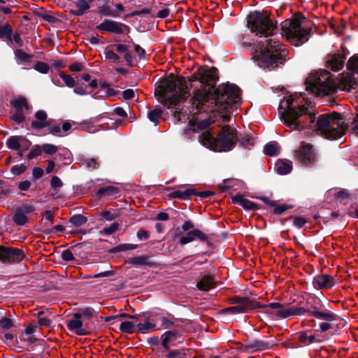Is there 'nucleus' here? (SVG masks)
<instances>
[{"mask_svg": "<svg viewBox=\"0 0 358 358\" xmlns=\"http://www.w3.org/2000/svg\"><path fill=\"white\" fill-rule=\"evenodd\" d=\"M27 168V165H25L24 164H17V165L13 166L11 168L10 171L13 175L18 176V175L22 173L23 172H24L26 171Z\"/></svg>", "mask_w": 358, "mask_h": 358, "instance_id": "50", "label": "nucleus"}, {"mask_svg": "<svg viewBox=\"0 0 358 358\" xmlns=\"http://www.w3.org/2000/svg\"><path fill=\"white\" fill-rule=\"evenodd\" d=\"M34 69L42 73H47L50 69L49 66L44 63V62H37L35 66Z\"/></svg>", "mask_w": 358, "mask_h": 358, "instance_id": "52", "label": "nucleus"}, {"mask_svg": "<svg viewBox=\"0 0 358 358\" xmlns=\"http://www.w3.org/2000/svg\"><path fill=\"white\" fill-rule=\"evenodd\" d=\"M20 137L19 136H11L9 138L7 141V145L9 148L17 150L20 148Z\"/></svg>", "mask_w": 358, "mask_h": 358, "instance_id": "38", "label": "nucleus"}, {"mask_svg": "<svg viewBox=\"0 0 358 358\" xmlns=\"http://www.w3.org/2000/svg\"><path fill=\"white\" fill-rule=\"evenodd\" d=\"M161 87L165 104L168 108L176 106L189 95L187 83L182 78H169L162 83Z\"/></svg>", "mask_w": 358, "mask_h": 358, "instance_id": "5", "label": "nucleus"}, {"mask_svg": "<svg viewBox=\"0 0 358 358\" xmlns=\"http://www.w3.org/2000/svg\"><path fill=\"white\" fill-rule=\"evenodd\" d=\"M299 157L303 164L313 162L315 159V154L313 151L312 146L308 144L303 143L299 150Z\"/></svg>", "mask_w": 358, "mask_h": 358, "instance_id": "21", "label": "nucleus"}, {"mask_svg": "<svg viewBox=\"0 0 358 358\" xmlns=\"http://www.w3.org/2000/svg\"><path fill=\"white\" fill-rule=\"evenodd\" d=\"M61 78L64 81L65 84L69 87H73L76 84L75 80L69 75H62Z\"/></svg>", "mask_w": 358, "mask_h": 358, "instance_id": "58", "label": "nucleus"}, {"mask_svg": "<svg viewBox=\"0 0 358 358\" xmlns=\"http://www.w3.org/2000/svg\"><path fill=\"white\" fill-rule=\"evenodd\" d=\"M348 69L358 72V55H355L352 57L348 62Z\"/></svg>", "mask_w": 358, "mask_h": 358, "instance_id": "44", "label": "nucleus"}, {"mask_svg": "<svg viewBox=\"0 0 358 358\" xmlns=\"http://www.w3.org/2000/svg\"><path fill=\"white\" fill-rule=\"evenodd\" d=\"M280 151V146L276 142H270L265 145L264 152L269 156H274Z\"/></svg>", "mask_w": 358, "mask_h": 358, "instance_id": "31", "label": "nucleus"}, {"mask_svg": "<svg viewBox=\"0 0 358 358\" xmlns=\"http://www.w3.org/2000/svg\"><path fill=\"white\" fill-rule=\"evenodd\" d=\"M38 323L41 326L50 327L52 324V320L43 311H39L37 313Z\"/></svg>", "mask_w": 358, "mask_h": 358, "instance_id": "35", "label": "nucleus"}, {"mask_svg": "<svg viewBox=\"0 0 358 358\" xmlns=\"http://www.w3.org/2000/svg\"><path fill=\"white\" fill-rule=\"evenodd\" d=\"M87 222H88L87 218L82 215H73L69 220L70 224H85Z\"/></svg>", "mask_w": 358, "mask_h": 358, "instance_id": "43", "label": "nucleus"}, {"mask_svg": "<svg viewBox=\"0 0 358 358\" xmlns=\"http://www.w3.org/2000/svg\"><path fill=\"white\" fill-rule=\"evenodd\" d=\"M166 358H185V353L178 350H171L166 356Z\"/></svg>", "mask_w": 358, "mask_h": 358, "instance_id": "53", "label": "nucleus"}, {"mask_svg": "<svg viewBox=\"0 0 358 358\" xmlns=\"http://www.w3.org/2000/svg\"><path fill=\"white\" fill-rule=\"evenodd\" d=\"M299 341L301 343L308 345V331L302 332L299 336Z\"/></svg>", "mask_w": 358, "mask_h": 358, "instance_id": "62", "label": "nucleus"}, {"mask_svg": "<svg viewBox=\"0 0 358 358\" xmlns=\"http://www.w3.org/2000/svg\"><path fill=\"white\" fill-rule=\"evenodd\" d=\"M137 330L142 334H148L156 330V324L145 320L143 323L137 322Z\"/></svg>", "mask_w": 358, "mask_h": 358, "instance_id": "30", "label": "nucleus"}, {"mask_svg": "<svg viewBox=\"0 0 358 358\" xmlns=\"http://www.w3.org/2000/svg\"><path fill=\"white\" fill-rule=\"evenodd\" d=\"M118 187L114 186H108L106 187L101 188L97 192V196L101 198L104 196H113L119 193Z\"/></svg>", "mask_w": 358, "mask_h": 358, "instance_id": "32", "label": "nucleus"}, {"mask_svg": "<svg viewBox=\"0 0 358 358\" xmlns=\"http://www.w3.org/2000/svg\"><path fill=\"white\" fill-rule=\"evenodd\" d=\"M194 225H182L183 231L186 232L185 235L180 237L179 242L182 245L187 244L196 239L201 241L208 240V236L201 230L193 228Z\"/></svg>", "mask_w": 358, "mask_h": 358, "instance_id": "13", "label": "nucleus"}, {"mask_svg": "<svg viewBox=\"0 0 358 358\" xmlns=\"http://www.w3.org/2000/svg\"><path fill=\"white\" fill-rule=\"evenodd\" d=\"M83 163L86 167L89 169H96L99 166L98 161L95 158H84L83 159Z\"/></svg>", "mask_w": 358, "mask_h": 358, "instance_id": "49", "label": "nucleus"}, {"mask_svg": "<svg viewBox=\"0 0 358 358\" xmlns=\"http://www.w3.org/2000/svg\"><path fill=\"white\" fill-rule=\"evenodd\" d=\"M292 169V164L287 159H278L275 164V170L280 175H286Z\"/></svg>", "mask_w": 358, "mask_h": 358, "instance_id": "23", "label": "nucleus"}, {"mask_svg": "<svg viewBox=\"0 0 358 358\" xmlns=\"http://www.w3.org/2000/svg\"><path fill=\"white\" fill-rule=\"evenodd\" d=\"M232 201L240 204L245 210H255L257 204L245 199L243 195L237 194L232 198Z\"/></svg>", "mask_w": 358, "mask_h": 358, "instance_id": "26", "label": "nucleus"}, {"mask_svg": "<svg viewBox=\"0 0 358 358\" xmlns=\"http://www.w3.org/2000/svg\"><path fill=\"white\" fill-rule=\"evenodd\" d=\"M66 326L69 331L79 336H85L89 333L80 313H74L73 317L67 321Z\"/></svg>", "mask_w": 358, "mask_h": 358, "instance_id": "14", "label": "nucleus"}, {"mask_svg": "<svg viewBox=\"0 0 358 358\" xmlns=\"http://www.w3.org/2000/svg\"><path fill=\"white\" fill-rule=\"evenodd\" d=\"M51 187L55 189H59L62 187V182L57 176H53L51 179Z\"/></svg>", "mask_w": 358, "mask_h": 358, "instance_id": "55", "label": "nucleus"}, {"mask_svg": "<svg viewBox=\"0 0 358 358\" xmlns=\"http://www.w3.org/2000/svg\"><path fill=\"white\" fill-rule=\"evenodd\" d=\"M239 142L242 146L248 147V146L252 145L253 140L252 139V138L250 136L244 135L239 140Z\"/></svg>", "mask_w": 358, "mask_h": 358, "instance_id": "54", "label": "nucleus"}, {"mask_svg": "<svg viewBox=\"0 0 358 358\" xmlns=\"http://www.w3.org/2000/svg\"><path fill=\"white\" fill-rule=\"evenodd\" d=\"M345 59L340 54H333L328 55L327 58V65L334 71H339L343 66Z\"/></svg>", "mask_w": 358, "mask_h": 358, "instance_id": "20", "label": "nucleus"}, {"mask_svg": "<svg viewBox=\"0 0 358 358\" xmlns=\"http://www.w3.org/2000/svg\"><path fill=\"white\" fill-rule=\"evenodd\" d=\"M336 198L340 204L345 205L351 199V196L346 190H341L336 193Z\"/></svg>", "mask_w": 358, "mask_h": 358, "instance_id": "34", "label": "nucleus"}, {"mask_svg": "<svg viewBox=\"0 0 358 358\" xmlns=\"http://www.w3.org/2000/svg\"><path fill=\"white\" fill-rule=\"evenodd\" d=\"M272 345L273 344L270 342L260 340L246 341L245 343V348L252 351L268 350Z\"/></svg>", "mask_w": 358, "mask_h": 358, "instance_id": "22", "label": "nucleus"}, {"mask_svg": "<svg viewBox=\"0 0 358 358\" xmlns=\"http://www.w3.org/2000/svg\"><path fill=\"white\" fill-rule=\"evenodd\" d=\"M266 309V313L278 318H287L292 316H301L306 312L303 307L286 306L278 302H273L261 306Z\"/></svg>", "mask_w": 358, "mask_h": 358, "instance_id": "9", "label": "nucleus"}, {"mask_svg": "<svg viewBox=\"0 0 358 358\" xmlns=\"http://www.w3.org/2000/svg\"><path fill=\"white\" fill-rule=\"evenodd\" d=\"M134 96H135V92L131 89L124 90L122 92V96L126 100L131 99L134 98Z\"/></svg>", "mask_w": 358, "mask_h": 358, "instance_id": "64", "label": "nucleus"}, {"mask_svg": "<svg viewBox=\"0 0 358 358\" xmlns=\"http://www.w3.org/2000/svg\"><path fill=\"white\" fill-rule=\"evenodd\" d=\"M119 317H129L134 321H125L122 322L120 325V330L126 334H132L136 331L137 327V322L138 317L137 315H129L127 314H122Z\"/></svg>", "mask_w": 358, "mask_h": 358, "instance_id": "18", "label": "nucleus"}, {"mask_svg": "<svg viewBox=\"0 0 358 358\" xmlns=\"http://www.w3.org/2000/svg\"><path fill=\"white\" fill-rule=\"evenodd\" d=\"M24 252L16 248L0 246V261L4 264H15L24 258Z\"/></svg>", "mask_w": 358, "mask_h": 358, "instance_id": "11", "label": "nucleus"}, {"mask_svg": "<svg viewBox=\"0 0 358 358\" xmlns=\"http://www.w3.org/2000/svg\"><path fill=\"white\" fill-rule=\"evenodd\" d=\"M334 276L327 274L317 275L313 280V286L317 289H326L333 287L335 285Z\"/></svg>", "mask_w": 358, "mask_h": 358, "instance_id": "16", "label": "nucleus"}, {"mask_svg": "<svg viewBox=\"0 0 358 358\" xmlns=\"http://www.w3.org/2000/svg\"><path fill=\"white\" fill-rule=\"evenodd\" d=\"M182 336L178 331H166L161 336V345L166 350L182 343Z\"/></svg>", "mask_w": 358, "mask_h": 358, "instance_id": "15", "label": "nucleus"}, {"mask_svg": "<svg viewBox=\"0 0 358 358\" xmlns=\"http://www.w3.org/2000/svg\"><path fill=\"white\" fill-rule=\"evenodd\" d=\"M35 117L37 120L31 122V127L35 129H42L50 125V122L47 121L48 115L43 110H37L35 113Z\"/></svg>", "mask_w": 358, "mask_h": 358, "instance_id": "19", "label": "nucleus"}, {"mask_svg": "<svg viewBox=\"0 0 358 358\" xmlns=\"http://www.w3.org/2000/svg\"><path fill=\"white\" fill-rule=\"evenodd\" d=\"M24 119V116L20 113V111H17L11 117V120H13L17 124H20L23 122Z\"/></svg>", "mask_w": 358, "mask_h": 358, "instance_id": "59", "label": "nucleus"}, {"mask_svg": "<svg viewBox=\"0 0 358 358\" xmlns=\"http://www.w3.org/2000/svg\"><path fill=\"white\" fill-rule=\"evenodd\" d=\"M43 152V146L35 145L32 147L31 150L27 155V158L29 159L34 158L36 156L41 155Z\"/></svg>", "mask_w": 358, "mask_h": 358, "instance_id": "42", "label": "nucleus"}, {"mask_svg": "<svg viewBox=\"0 0 358 358\" xmlns=\"http://www.w3.org/2000/svg\"><path fill=\"white\" fill-rule=\"evenodd\" d=\"M80 313L82 314L83 319H90L94 316V311L92 308H84Z\"/></svg>", "mask_w": 358, "mask_h": 358, "instance_id": "56", "label": "nucleus"}, {"mask_svg": "<svg viewBox=\"0 0 358 358\" xmlns=\"http://www.w3.org/2000/svg\"><path fill=\"white\" fill-rule=\"evenodd\" d=\"M12 28L6 24L3 26L0 27V38L6 37L8 40L11 39Z\"/></svg>", "mask_w": 358, "mask_h": 358, "instance_id": "40", "label": "nucleus"}, {"mask_svg": "<svg viewBox=\"0 0 358 358\" xmlns=\"http://www.w3.org/2000/svg\"><path fill=\"white\" fill-rule=\"evenodd\" d=\"M233 303L238 305L225 308L224 311L228 313L237 314L248 313L257 308L262 307L255 301L251 300L247 297L235 296L232 299Z\"/></svg>", "mask_w": 358, "mask_h": 358, "instance_id": "10", "label": "nucleus"}, {"mask_svg": "<svg viewBox=\"0 0 358 358\" xmlns=\"http://www.w3.org/2000/svg\"><path fill=\"white\" fill-rule=\"evenodd\" d=\"M247 22L251 32L264 37L257 46L254 55L257 65L263 69H273L287 55V51L281 48L275 38H268L273 34L275 24L266 14L259 11L250 13L248 15Z\"/></svg>", "mask_w": 358, "mask_h": 358, "instance_id": "3", "label": "nucleus"}, {"mask_svg": "<svg viewBox=\"0 0 358 358\" xmlns=\"http://www.w3.org/2000/svg\"><path fill=\"white\" fill-rule=\"evenodd\" d=\"M43 151L45 152L48 155H53L56 153L58 150V147L50 143H45L42 145Z\"/></svg>", "mask_w": 358, "mask_h": 358, "instance_id": "46", "label": "nucleus"}, {"mask_svg": "<svg viewBox=\"0 0 358 358\" xmlns=\"http://www.w3.org/2000/svg\"><path fill=\"white\" fill-rule=\"evenodd\" d=\"M99 13L106 16L117 17L118 14L114 11V8L109 5H103L99 8Z\"/></svg>", "mask_w": 358, "mask_h": 358, "instance_id": "36", "label": "nucleus"}, {"mask_svg": "<svg viewBox=\"0 0 358 358\" xmlns=\"http://www.w3.org/2000/svg\"><path fill=\"white\" fill-rule=\"evenodd\" d=\"M127 262L135 266L147 265L152 266L155 265V263L150 260V257L148 256H138L131 257L127 260Z\"/></svg>", "mask_w": 358, "mask_h": 358, "instance_id": "27", "label": "nucleus"}, {"mask_svg": "<svg viewBox=\"0 0 358 358\" xmlns=\"http://www.w3.org/2000/svg\"><path fill=\"white\" fill-rule=\"evenodd\" d=\"M120 213L117 210H106L99 214L98 217L95 220H90V222H110L119 216Z\"/></svg>", "mask_w": 358, "mask_h": 358, "instance_id": "24", "label": "nucleus"}, {"mask_svg": "<svg viewBox=\"0 0 358 358\" xmlns=\"http://www.w3.org/2000/svg\"><path fill=\"white\" fill-rule=\"evenodd\" d=\"M115 272L113 271H106L101 273H98L90 276L91 278H105L110 277L113 275Z\"/></svg>", "mask_w": 358, "mask_h": 358, "instance_id": "61", "label": "nucleus"}, {"mask_svg": "<svg viewBox=\"0 0 358 358\" xmlns=\"http://www.w3.org/2000/svg\"><path fill=\"white\" fill-rule=\"evenodd\" d=\"M15 57L24 62H29L31 60V57L27 54L26 52H23L22 50H17L15 52Z\"/></svg>", "mask_w": 358, "mask_h": 358, "instance_id": "51", "label": "nucleus"}, {"mask_svg": "<svg viewBox=\"0 0 358 358\" xmlns=\"http://www.w3.org/2000/svg\"><path fill=\"white\" fill-rule=\"evenodd\" d=\"M217 79V70L214 67L202 69L199 77L191 82L206 86L197 90L193 98V104L199 110L222 113L229 112L241 102L239 88L233 84H222L216 90L211 89Z\"/></svg>", "mask_w": 358, "mask_h": 358, "instance_id": "2", "label": "nucleus"}, {"mask_svg": "<svg viewBox=\"0 0 358 358\" xmlns=\"http://www.w3.org/2000/svg\"><path fill=\"white\" fill-rule=\"evenodd\" d=\"M341 83L343 85V90H348L355 85V80L350 76H345L341 78Z\"/></svg>", "mask_w": 358, "mask_h": 358, "instance_id": "39", "label": "nucleus"}, {"mask_svg": "<svg viewBox=\"0 0 358 358\" xmlns=\"http://www.w3.org/2000/svg\"><path fill=\"white\" fill-rule=\"evenodd\" d=\"M161 326L162 329H170L176 326L173 320L165 316L161 317Z\"/></svg>", "mask_w": 358, "mask_h": 358, "instance_id": "47", "label": "nucleus"}, {"mask_svg": "<svg viewBox=\"0 0 358 358\" xmlns=\"http://www.w3.org/2000/svg\"><path fill=\"white\" fill-rule=\"evenodd\" d=\"M13 105L17 111H21L24 108L25 109L29 108L27 99L22 96L15 99L13 102Z\"/></svg>", "mask_w": 358, "mask_h": 358, "instance_id": "33", "label": "nucleus"}, {"mask_svg": "<svg viewBox=\"0 0 358 358\" xmlns=\"http://www.w3.org/2000/svg\"><path fill=\"white\" fill-rule=\"evenodd\" d=\"M13 322L11 319L3 317L0 319V331L7 330L13 327Z\"/></svg>", "mask_w": 358, "mask_h": 358, "instance_id": "41", "label": "nucleus"}, {"mask_svg": "<svg viewBox=\"0 0 358 358\" xmlns=\"http://www.w3.org/2000/svg\"><path fill=\"white\" fill-rule=\"evenodd\" d=\"M194 189L188 188L185 190H176L171 193L172 198H178L182 199H188L192 195L195 194Z\"/></svg>", "mask_w": 358, "mask_h": 358, "instance_id": "29", "label": "nucleus"}, {"mask_svg": "<svg viewBox=\"0 0 358 358\" xmlns=\"http://www.w3.org/2000/svg\"><path fill=\"white\" fill-rule=\"evenodd\" d=\"M43 170L40 168V167H35L32 170V176L35 178V179H38V178H40L43 176Z\"/></svg>", "mask_w": 358, "mask_h": 358, "instance_id": "63", "label": "nucleus"}, {"mask_svg": "<svg viewBox=\"0 0 358 358\" xmlns=\"http://www.w3.org/2000/svg\"><path fill=\"white\" fill-rule=\"evenodd\" d=\"M74 226L76 227V229H73V225H55L52 228H48L46 227V225H35L34 230L36 232V236H41V234H39L40 232L48 235L51 233H57L63 231H66L67 233L72 234H85L86 233L85 231L78 228L80 225Z\"/></svg>", "mask_w": 358, "mask_h": 358, "instance_id": "12", "label": "nucleus"}, {"mask_svg": "<svg viewBox=\"0 0 358 358\" xmlns=\"http://www.w3.org/2000/svg\"><path fill=\"white\" fill-rule=\"evenodd\" d=\"M104 55L106 59L113 60V62H117L120 59V57L115 52L110 50H106Z\"/></svg>", "mask_w": 358, "mask_h": 358, "instance_id": "57", "label": "nucleus"}, {"mask_svg": "<svg viewBox=\"0 0 358 358\" xmlns=\"http://www.w3.org/2000/svg\"><path fill=\"white\" fill-rule=\"evenodd\" d=\"M304 99L302 94H292L280 100L278 115L284 124L292 130L308 127L330 140L338 139L345 134L348 126L340 114L322 115L315 123V114L302 103Z\"/></svg>", "mask_w": 358, "mask_h": 358, "instance_id": "1", "label": "nucleus"}, {"mask_svg": "<svg viewBox=\"0 0 358 358\" xmlns=\"http://www.w3.org/2000/svg\"><path fill=\"white\" fill-rule=\"evenodd\" d=\"M136 248H137V245L125 243V244H120V245L116 246L113 250L114 252H120V251L134 250Z\"/></svg>", "mask_w": 358, "mask_h": 358, "instance_id": "48", "label": "nucleus"}, {"mask_svg": "<svg viewBox=\"0 0 358 358\" xmlns=\"http://www.w3.org/2000/svg\"><path fill=\"white\" fill-rule=\"evenodd\" d=\"M306 90L317 96L329 95L334 91L331 75L324 70L312 72L306 80Z\"/></svg>", "mask_w": 358, "mask_h": 358, "instance_id": "6", "label": "nucleus"}, {"mask_svg": "<svg viewBox=\"0 0 358 358\" xmlns=\"http://www.w3.org/2000/svg\"><path fill=\"white\" fill-rule=\"evenodd\" d=\"M14 221L15 224H26L29 222V220L25 214L20 210L15 215Z\"/></svg>", "mask_w": 358, "mask_h": 358, "instance_id": "45", "label": "nucleus"}, {"mask_svg": "<svg viewBox=\"0 0 358 358\" xmlns=\"http://www.w3.org/2000/svg\"><path fill=\"white\" fill-rule=\"evenodd\" d=\"M199 141L207 148L216 152H227L233 149L237 141L236 129L228 125L223 126L218 138H215L208 131L199 136Z\"/></svg>", "mask_w": 358, "mask_h": 358, "instance_id": "4", "label": "nucleus"}, {"mask_svg": "<svg viewBox=\"0 0 358 358\" xmlns=\"http://www.w3.org/2000/svg\"><path fill=\"white\" fill-rule=\"evenodd\" d=\"M215 286V281L213 277L210 275L203 276L199 282H197L196 287L202 291H208Z\"/></svg>", "mask_w": 358, "mask_h": 358, "instance_id": "28", "label": "nucleus"}, {"mask_svg": "<svg viewBox=\"0 0 358 358\" xmlns=\"http://www.w3.org/2000/svg\"><path fill=\"white\" fill-rule=\"evenodd\" d=\"M122 24L110 20H105L102 23L97 26V29L102 32H111L113 34H122L123 29L121 27Z\"/></svg>", "mask_w": 358, "mask_h": 358, "instance_id": "17", "label": "nucleus"}, {"mask_svg": "<svg viewBox=\"0 0 358 358\" xmlns=\"http://www.w3.org/2000/svg\"><path fill=\"white\" fill-rule=\"evenodd\" d=\"M281 35L285 37L293 45L299 46L308 41L310 31L302 27L299 20L292 19L282 24Z\"/></svg>", "mask_w": 358, "mask_h": 358, "instance_id": "8", "label": "nucleus"}, {"mask_svg": "<svg viewBox=\"0 0 358 358\" xmlns=\"http://www.w3.org/2000/svg\"><path fill=\"white\" fill-rule=\"evenodd\" d=\"M306 311L303 315L308 314L310 316L315 317L317 320H323L319 325V328L322 332H325L333 329L334 322L338 320V316L324 308L321 300L319 298H313V303L310 308H305Z\"/></svg>", "mask_w": 358, "mask_h": 358, "instance_id": "7", "label": "nucleus"}, {"mask_svg": "<svg viewBox=\"0 0 358 358\" xmlns=\"http://www.w3.org/2000/svg\"><path fill=\"white\" fill-rule=\"evenodd\" d=\"M162 110L160 108H155L148 113V117L149 120L157 125L158 123V119L161 117Z\"/></svg>", "mask_w": 358, "mask_h": 358, "instance_id": "37", "label": "nucleus"}, {"mask_svg": "<svg viewBox=\"0 0 358 358\" xmlns=\"http://www.w3.org/2000/svg\"><path fill=\"white\" fill-rule=\"evenodd\" d=\"M62 258L65 261H73L74 259V256L72 252L70 250H65L62 253Z\"/></svg>", "mask_w": 358, "mask_h": 358, "instance_id": "60", "label": "nucleus"}, {"mask_svg": "<svg viewBox=\"0 0 358 358\" xmlns=\"http://www.w3.org/2000/svg\"><path fill=\"white\" fill-rule=\"evenodd\" d=\"M93 0H77L76 6V9L72 10L71 13L77 16H80L85 14L90 8V3Z\"/></svg>", "mask_w": 358, "mask_h": 358, "instance_id": "25", "label": "nucleus"}]
</instances>
